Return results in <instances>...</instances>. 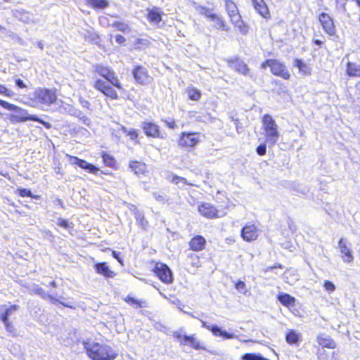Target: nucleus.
<instances>
[{"mask_svg": "<svg viewBox=\"0 0 360 360\" xmlns=\"http://www.w3.org/2000/svg\"><path fill=\"white\" fill-rule=\"evenodd\" d=\"M188 98L191 101H198L202 96L201 91L193 86H189L186 89Z\"/></svg>", "mask_w": 360, "mask_h": 360, "instance_id": "72a5a7b5", "label": "nucleus"}, {"mask_svg": "<svg viewBox=\"0 0 360 360\" xmlns=\"http://www.w3.org/2000/svg\"><path fill=\"white\" fill-rule=\"evenodd\" d=\"M317 20L323 30L329 37L336 36V27L333 18L327 13L321 12L317 16Z\"/></svg>", "mask_w": 360, "mask_h": 360, "instance_id": "ddd939ff", "label": "nucleus"}, {"mask_svg": "<svg viewBox=\"0 0 360 360\" xmlns=\"http://www.w3.org/2000/svg\"><path fill=\"white\" fill-rule=\"evenodd\" d=\"M66 158L68 159L70 165H77L81 169L87 170L89 173L96 174L99 171L98 167H96L91 163L88 162L85 160L79 158L76 156H72L69 154H66Z\"/></svg>", "mask_w": 360, "mask_h": 360, "instance_id": "2eb2a0df", "label": "nucleus"}, {"mask_svg": "<svg viewBox=\"0 0 360 360\" xmlns=\"http://www.w3.org/2000/svg\"><path fill=\"white\" fill-rule=\"evenodd\" d=\"M110 27L116 32H121L122 33H128L131 32L130 26L124 21L116 20L112 22Z\"/></svg>", "mask_w": 360, "mask_h": 360, "instance_id": "473e14b6", "label": "nucleus"}, {"mask_svg": "<svg viewBox=\"0 0 360 360\" xmlns=\"http://www.w3.org/2000/svg\"><path fill=\"white\" fill-rule=\"evenodd\" d=\"M170 182L174 184L178 185L179 184H183L184 185L193 186V184L187 181L186 179L184 177L178 176L176 174H173L170 178Z\"/></svg>", "mask_w": 360, "mask_h": 360, "instance_id": "e433bc0d", "label": "nucleus"}, {"mask_svg": "<svg viewBox=\"0 0 360 360\" xmlns=\"http://www.w3.org/2000/svg\"><path fill=\"white\" fill-rule=\"evenodd\" d=\"M0 94L11 97L13 95V93L8 89L4 85L0 84Z\"/></svg>", "mask_w": 360, "mask_h": 360, "instance_id": "49530a36", "label": "nucleus"}, {"mask_svg": "<svg viewBox=\"0 0 360 360\" xmlns=\"http://www.w3.org/2000/svg\"><path fill=\"white\" fill-rule=\"evenodd\" d=\"M174 337L179 341V344L182 346L188 345L191 348L200 351V350H207L206 346L204 345L202 342H201L195 334L192 335H182L179 332H175L174 333Z\"/></svg>", "mask_w": 360, "mask_h": 360, "instance_id": "f8f14e48", "label": "nucleus"}, {"mask_svg": "<svg viewBox=\"0 0 360 360\" xmlns=\"http://www.w3.org/2000/svg\"><path fill=\"white\" fill-rule=\"evenodd\" d=\"M94 72L96 76L103 78L95 79L94 88L107 99L118 100L120 98V93H124V88L115 71L108 65L96 64Z\"/></svg>", "mask_w": 360, "mask_h": 360, "instance_id": "f257e3e1", "label": "nucleus"}, {"mask_svg": "<svg viewBox=\"0 0 360 360\" xmlns=\"http://www.w3.org/2000/svg\"><path fill=\"white\" fill-rule=\"evenodd\" d=\"M260 67L262 69L268 68L272 75L280 77L283 80H290L291 78V73L287 65L280 60L267 58L261 63Z\"/></svg>", "mask_w": 360, "mask_h": 360, "instance_id": "39448f33", "label": "nucleus"}, {"mask_svg": "<svg viewBox=\"0 0 360 360\" xmlns=\"http://www.w3.org/2000/svg\"><path fill=\"white\" fill-rule=\"evenodd\" d=\"M317 342L322 347L328 349H335L337 346L336 342L330 336L325 334H319L316 338Z\"/></svg>", "mask_w": 360, "mask_h": 360, "instance_id": "a878e982", "label": "nucleus"}, {"mask_svg": "<svg viewBox=\"0 0 360 360\" xmlns=\"http://www.w3.org/2000/svg\"><path fill=\"white\" fill-rule=\"evenodd\" d=\"M212 326L207 325L206 322L204 321H202V327L205 328L208 330L209 327H211Z\"/></svg>", "mask_w": 360, "mask_h": 360, "instance_id": "bf43d9fd", "label": "nucleus"}, {"mask_svg": "<svg viewBox=\"0 0 360 360\" xmlns=\"http://www.w3.org/2000/svg\"><path fill=\"white\" fill-rule=\"evenodd\" d=\"M323 286L325 290L329 293H331L335 290V285L330 281H324Z\"/></svg>", "mask_w": 360, "mask_h": 360, "instance_id": "79ce46f5", "label": "nucleus"}, {"mask_svg": "<svg viewBox=\"0 0 360 360\" xmlns=\"http://www.w3.org/2000/svg\"><path fill=\"white\" fill-rule=\"evenodd\" d=\"M284 266L280 263H276L274 265L269 266L264 269L265 273L272 271L274 269H283Z\"/></svg>", "mask_w": 360, "mask_h": 360, "instance_id": "de8ad7c7", "label": "nucleus"}, {"mask_svg": "<svg viewBox=\"0 0 360 360\" xmlns=\"http://www.w3.org/2000/svg\"><path fill=\"white\" fill-rule=\"evenodd\" d=\"M336 354H336V352H333V356H334V355H336Z\"/></svg>", "mask_w": 360, "mask_h": 360, "instance_id": "774afa93", "label": "nucleus"}, {"mask_svg": "<svg viewBox=\"0 0 360 360\" xmlns=\"http://www.w3.org/2000/svg\"><path fill=\"white\" fill-rule=\"evenodd\" d=\"M112 256L116 259L117 260V262L121 264V265H123V259L122 257H120V253L115 251V250H112Z\"/></svg>", "mask_w": 360, "mask_h": 360, "instance_id": "8fccbe9b", "label": "nucleus"}, {"mask_svg": "<svg viewBox=\"0 0 360 360\" xmlns=\"http://www.w3.org/2000/svg\"><path fill=\"white\" fill-rule=\"evenodd\" d=\"M165 124L170 129H175L177 127L176 122L174 120H172L170 121H165Z\"/></svg>", "mask_w": 360, "mask_h": 360, "instance_id": "864d4df0", "label": "nucleus"}, {"mask_svg": "<svg viewBox=\"0 0 360 360\" xmlns=\"http://www.w3.org/2000/svg\"><path fill=\"white\" fill-rule=\"evenodd\" d=\"M153 264L152 272L163 283L169 285L173 283V273L167 264L161 262L152 261Z\"/></svg>", "mask_w": 360, "mask_h": 360, "instance_id": "9d476101", "label": "nucleus"}, {"mask_svg": "<svg viewBox=\"0 0 360 360\" xmlns=\"http://www.w3.org/2000/svg\"><path fill=\"white\" fill-rule=\"evenodd\" d=\"M229 65L238 74L244 76L250 75V69L248 64L241 58L236 56L227 60Z\"/></svg>", "mask_w": 360, "mask_h": 360, "instance_id": "dca6fc26", "label": "nucleus"}, {"mask_svg": "<svg viewBox=\"0 0 360 360\" xmlns=\"http://www.w3.org/2000/svg\"><path fill=\"white\" fill-rule=\"evenodd\" d=\"M15 84L20 89H25L27 87V86L25 84V83L23 82V81L18 78V79H16L15 81Z\"/></svg>", "mask_w": 360, "mask_h": 360, "instance_id": "5fc2aeb1", "label": "nucleus"}, {"mask_svg": "<svg viewBox=\"0 0 360 360\" xmlns=\"http://www.w3.org/2000/svg\"><path fill=\"white\" fill-rule=\"evenodd\" d=\"M105 174H109V175H112V172H109V173H105Z\"/></svg>", "mask_w": 360, "mask_h": 360, "instance_id": "338daca9", "label": "nucleus"}, {"mask_svg": "<svg viewBox=\"0 0 360 360\" xmlns=\"http://www.w3.org/2000/svg\"><path fill=\"white\" fill-rule=\"evenodd\" d=\"M57 201H58V203L60 206H62V207H63V201H62L60 199H58V200H57Z\"/></svg>", "mask_w": 360, "mask_h": 360, "instance_id": "e2e57ef3", "label": "nucleus"}, {"mask_svg": "<svg viewBox=\"0 0 360 360\" xmlns=\"http://www.w3.org/2000/svg\"><path fill=\"white\" fill-rule=\"evenodd\" d=\"M16 193H18V195L22 198L30 197L34 199H39L40 198L39 195H32L30 190L24 188H18Z\"/></svg>", "mask_w": 360, "mask_h": 360, "instance_id": "f704fd0d", "label": "nucleus"}, {"mask_svg": "<svg viewBox=\"0 0 360 360\" xmlns=\"http://www.w3.org/2000/svg\"><path fill=\"white\" fill-rule=\"evenodd\" d=\"M311 42H312L313 44H316V45H318L319 46H321L323 44V43H324V41L323 40L316 39H312Z\"/></svg>", "mask_w": 360, "mask_h": 360, "instance_id": "4d7b16f0", "label": "nucleus"}, {"mask_svg": "<svg viewBox=\"0 0 360 360\" xmlns=\"http://www.w3.org/2000/svg\"><path fill=\"white\" fill-rule=\"evenodd\" d=\"M286 342L290 344H296L299 341V335L293 330H290L286 334Z\"/></svg>", "mask_w": 360, "mask_h": 360, "instance_id": "c9c22d12", "label": "nucleus"}, {"mask_svg": "<svg viewBox=\"0 0 360 360\" xmlns=\"http://www.w3.org/2000/svg\"><path fill=\"white\" fill-rule=\"evenodd\" d=\"M240 236L246 242L254 241L259 236V229L255 224H246L240 231Z\"/></svg>", "mask_w": 360, "mask_h": 360, "instance_id": "f3484780", "label": "nucleus"}, {"mask_svg": "<svg viewBox=\"0 0 360 360\" xmlns=\"http://www.w3.org/2000/svg\"><path fill=\"white\" fill-rule=\"evenodd\" d=\"M242 360H269L260 354L246 353L241 356Z\"/></svg>", "mask_w": 360, "mask_h": 360, "instance_id": "58836bf2", "label": "nucleus"}, {"mask_svg": "<svg viewBox=\"0 0 360 360\" xmlns=\"http://www.w3.org/2000/svg\"><path fill=\"white\" fill-rule=\"evenodd\" d=\"M319 359L321 360H325V358H323L321 354L319 356Z\"/></svg>", "mask_w": 360, "mask_h": 360, "instance_id": "0e129e2a", "label": "nucleus"}, {"mask_svg": "<svg viewBox=\"0 0 360 360\" xmlns=\"http://www.w3.org/2000/svg\"><path fill=\"white\" fill-rule=\"evenodd\" d=\"M224 8L230 22L241 32H246L248 27L243 20L237 4L233 0H225Z\"/></svg>", "mask_w": 360, "mask_h": 360, "instance_id": "0eeeda50", "label": "nucleus"}, {"mask_svg": "<svg viewBox=\"0 0 360 360\" xmlns=\"http://www.w3.org/2000/svg\"><path fill=\"white\" fill-rule=\"evenodd\" d=\"M127 136H129L132 140H137L139 137V132L137 129H131L129 130H124Z\"/></svg>", "mask_w": 360, "mask_h": 360, "instance_id": "37998d69", "label": "nucleus"}, {"mask_svg": "<svg viewBox=\"0 0 360 360\" xmlns=\"http://www.w3.org/2000/svg\"><path fill=\"white\" fill-rule=\"evenodd\" d=\"M346 74L352 77H360V65L353 62L346 63Z\"/></svg>", "mask_w": 360, "mask_h": 360, "instance_id": "c756f323", "label": "nucleus"}, {"mask_svg": "<svg viewBox=\"0 0 360 360\" xmlns=\"http://www.w3.org/2000/svg\"><path fill=\"white\" fill-rule=\"evenodd\" d=\"M256 152L260 156L264 155L266 154V142L260 143L256 148Z\"/></svg>", "mask_w": 360, "mask_h": 360, "instance_id": "c03bdc74", "label": "nucleus"}, {"mask_svg": "<svg viewBox=\"0 0 360 360\" xmlns=\"http://www.w3.org/2000/svg\"><path fill=\"white\" fill-rule=\"evenodd\" d=\"M201 141V134L197 131H182L179 134L177 144L181 148L193 149Z\"/></svg>", "mask_w": 360, "mask_h": 360, "instance_id": "9b49d317", "label": "nucleus"}, {"mask_svg": "<svg viewBox=\"0 0 360 360\" xmlns=\"http://www.w3.org/2000/svg\"><path fill=\"white\" fill-rule=\"evenodd\" d=\"M136 220L138 221L139 225L143 229H146L148 226V221L142 214H139L136 217Z\"/></svg>", "mask_w": 360, "mask_h": 360, "instance_id": "a18cd8bd", "label": "nucleus"}, {"mask_svg": "<svg viewBox=\"0 0 360 360\" xmlns=\"http://www.w3.org/2000/svg\"><path fill=\"white\" fill-rule=\"evenodd\" d=\"M188 257L191 259V264L193 266L199 267L201 266L200 256L195 254H190Z\"/></svg>", "mask_w": 360, "mask_h": 360, "instance_id": "ea45409f", "label": "nucleus"}, {"mask_svg": "<svg viewBox=\"0 0 360 360\" xmlns=\"http://www.w3.org/2000/svg\"><path fill=\"white\" fill-rule=\"evenodd\" d=\"M85 4L89 7L94 9H104L109 6L108 0H84Z\"/></svg>", "mask_w": 360, "mask_h": 360, "instance_id": "7c9ffc66", "label": "nucleus"}, {"mask_svg": "<svg viewBox=\"0 0 360 360\" xmlns=\"http://www.w3.org/2000/svg\"><path fill=\"white\" fill-rule=\"evenodd\" d=\"M233 120L234 121V123H235L236 126L239 125V124H240V120H239V119L236 118V119H233Z\"/></svg>", "mask_w": 360, "mask_h": 360, "instance_id": "680f3d73", "label": "nucleus"}, {"mask_svg": "<svg viewBox=\"0 0 360 360\" xmlns=\"http://www.w3.org/2000/svg\"><path fill=\"white\" fill-rule=\"evenodd\" d=\"M132 75L136 82L139 84H146L150 79V77L146 68L140 65L134 66L132 71Z\"/></svg>", "mask_w": 360, "mask_h": 360, "instance_id": "a211bd4d", "label": "nucleus"}, {"mask_svg": "<svg viewBox=\"0 0 360 360\" xmlns=\"http://www.w3.org/2000/svg\"><path fill=\"white\" fill-rule=\"evenodd\" d=\"M163 12L161 8L157 6L147 8L146 19L150 24L159 26L162 20Z\"/></svg>", "mask_w": 360, "mask_h": 360, "instance_id": "aec40b11", "label": "nucleus"}, {"mask_svg": "<svg viewBox=\"0 0 360 360\" xmlns=\"http://www.w3.org/2000/svg\"><path fill=\"white\" fill-rule=\"evenodd\" d=\"M235 288L238 291H241L245 289V283L242 281H238L235 283Z\"/></svg>", "mask_w": 360, "mask_h": 360, "instance_id": "09e8293b", "label": "nucleus"}, {"mask_svg": "<svg viewBox=\"0 0 360 360\" xmlns=\"http://www.w3.org/2000/svg\"><path fill=\"white\" fill-rule=\"evenodd\" d=\"M200 13L212 22V27L214 30L225 32L229 30V27L225 19L221 15L214 13L212 9L206 6H201Z\"/></svg>", "mask_w": 360, "mask_h": 360, "instance_id": "1a4fd4ad", "label": "nucleus"}, {"mask_svg": "<svg viewBox=\"0 0 360 360\" xmlns=\"http://www.w3.org/2000/svg\"><path fill=\"white\" fill-rule=\"evenodd\" d=\"M34 292L37 295H39L43 298H46L47 294L45 292L44 290L40 287H37L34 290Z\"/></svg>", "mask_w": 360, "mask_h": 360, "instance_id": "3c124183", "label": "nucleus"}, {"mask_svg": "<svg viewBox=\"0 0 360 360\" xmlns=\"http://www.w3.org/2000/svg\"><path fill=\"white\" fill-rule=\"evenodd\" d=\"M49 286H51L52 288H56L57 283H56V281H53L49 283Z\"/></svg>", "mask_w": 360, "mask_h": 360, "instance_id": "052dcab7", "label": "nucleus"}, {"mask_svg": "<svg viewBox=\"0 0 360 360\" xmlns=\"http://www.w3.org/2000/svg\"><path fill=\"white\" fill-rule=\"evenodd\" d=\"M46 297H48L49 300L53 304L59 302L58 300L52 295H47Z\"/></svg>", "mask_w": 360, "mask_h": 360, "instance_id": "13d9d810", "label": "nucleus"}, {"mask_svg": "<svg viewBox=\"0 0 360 360\" xmlns=\"http://www.w3.org/2000/svg\"><path fill=\"white\" fill-rule=\"evenodd\" d=\"M225 200H227L226 197H225ZM229 208V206L227 201L217 207L210 202H202L199 204L198 211L205 218L213 219L226 216Z\"/></svg>", "mask_w": 360, "mask_h": 360, "instance_id": "20e7f679", "label": "nucleus"}, {"mask_svg": "<svg viewBox=\"0 0 360 360\" xmlns=\"http://www.w3.org/2000/svg\"><path fill=\"white\" fill-rule=\"evenodd\" d=\"M0 105L6 110L17 112L18 114L12 116V120L16 122H25L27 121H34L41 123L46 129H51V124L46 122L35 115H30L27 110H25L14 104L10 103L4 100L0 99Z\"/></svg>", "mask_w": 360, "mask_h": 360, "instance_id": "7ed1b4c3", "label": "nucleus"}, {"mask_svg": "<svg viewBox=\"0 0 360 360\" xmlns=\"http://www.w3.org/2000/svg\"><path fill=\"white\" fill-rule=\"evenodd\" d=\"M19 306L16 304H12L9 307L6 308L5 311L1 314L0 319L4 323L5 328L7 330H11L13 328L11 322L9 321V316L15 311L18 310Z\"/></svg>", "mask_w": 360, "mask_h": 360, "instance_id": "b1692460", "label": "nucleus"}, {"mask_svg": "<svg viewBox=\"0 0 360 360\" xmlns=\"http://www.w3.org/2000/svg\"><path fill=\"white\" fill-rule=\"evenodd\" d=\"M84 347L91 360H114L117 356L112 347L106 344L84 342Z\"/></svg>", "mask_w": 360, "mask_h": 360, "instance_id": "f03ea898", "label": "nucleus"}, {"mask_svg": "<svg viewBox=\"0 0 360 360\" xmlns=\"http://www.w3.org/2000/svg\"><path fill=\"white\" fill-rule=\"evenodd\" d=\"M101 157L102 158L103 162L105 167L117 169V160L114 156L108 153L105 151H102L101 153Z\"/></svg>", "mask_w": 360, "mask_h": 360, "instance_id": "cd10ccee", "label": "nucleus"}, {"mask_svg": "<svg viewBox=\"0 0 360 360\" xmlns=\"http://www.w3.org/2000/svg\"><path fill=\"white\" fill-rule=\"evenodd\" d=\"M94 268L96 274L106 279L112 278L117 275V273L110 268L108 263L106 262H97L94 265Z\"/></svg>", "mask_w": 360, "mask_h": 360, "instance_id": "6ab92c4d", "label": "nucleus"}, {"mask_svg": "<svg viewBox=\"0 0 360 360\" xmlns=\"http://www.w3.org/2000/svg\"><path fill=\"white\" fill-rule=\"evenodd\" d=\"M273 83L276 85L278 84L280 86V90H281L280 91L281 92H283V93L286 92L285 86L281 82L274 80Z\"/></svg>", "mask_w": 360, "mask_h": 360, "instance_id": "6e6d98bb", "label": "nucleus"}, {"mask_svg": "<svg viewBox=\"0 0 360 360\" xmlns=\"http://www.w3.org/2000/svg\"><path fill=\"white\" fill-rule=\"evenodd\" d=\"M277 300L282 305L288 307H293L296 302V300L294 297L285 292L279 293L277 295Z\"/></svg>", "mask_w": 360, "mask_h": 360, "instance_id": "c85d7f7f", "label": "nucleus"}, {"mask_svg": "<svg viewBox=\"0 0 360 360\" xmlns=\"http://www.w3.org/2000/svg\"><path fill=\"white\" fill-rule=\"evenodd\" d=\"M34 101L43 105L51 106L56 103L58 100L57 89L49 88H39L34 92Z\"/></svg>", "mask_w": 360, "mask_h": 360, "instance_id": "6e6552de", "label": "nucleus"}, {"mask_svg": "<svg viewBox=\"0 0 360 360\" xmlns=\"http://www.w3.org/2000/svg\"><path fill=\"white\" fill-rule=\"evenodd\" d=\"M294 65L298 69L299 72L302 75L308 76L311 74V68L302 59L295 58L294 60Z\"/></svg>", "mask_w": 360, "mask_h": 360, "instance_id": "bb28decb", "label": "nucleus"}, {"mask_svg": "<svg viewBox=\"0 0 360 360\" xmlns=\"http://www.w3.org/2000/svg\"><path fill=\"white\" fill-rule=\"evenodd\" d=\"M251 1L254 8L259 15L266 20L271 19V12L264 0H251Z\"/></svg>", "mask_w": 360, "mask_h": 360, "instance_id": "4be33fe9", "label": "nucleus"}, {"mask_svg": "<svg viewBox=\"0 0 360 360\" xmlns=\"http://www.w3.org/2000/svg\"><path fill=\"white\" fill-rule=\"evenodd\" d=\"M115 41L119 44H124L126 41V39L121 34H117L115 37Z\"/></svg>", "mask_w": 360, "mask_h": 360, "instance_id": "603ef678", "label": "nucleus"}, {"mask_svg": "<svg viewBox=\"0 0 360 360\" xmlns=\"http://www.w3.org/2000/svg\"><path fill=\"white\" fill-rule=\"evenodd\" d=\"M58 225L60 227L68 229L72 228L73 224L72 222H69L67 219L59 218L58 219Z\"/></svg>", "mask_w": 360, "mask_h": 360, "instance_id": "a19ab883", "label": "nucleus"}, {"mask_svg": "<svg viewBox=\"0 0 360 360\" xmlns=\"http://www.w3.org/2000/svg\"><path fill=\"white\" fill-rule=\"evenodd\" d=\"M208 330H210L214 336L221 337L224 340L231 339L233 338V334L222 330L219 327L215 325L209 327Z\"/></svg>", "mask_w": 360, "mask_h": 360, "instance_id": "2f4dec72", "label": "nucleus"}, {"mask_svg": "<svg viewBox=\"0 0 360 360\" xmlns=\"http://www.w3.org/2000/svg\"><path fill=\"white\" fill-rule=\"evenodd\" d=\"M339 248L342 254L341 257L345 262L350 263L353 261V255L347 247L345 240L340 238L338 242Z\"/></svg>", "mask_w": 360, "mask_h": 360, "instance_id": "393cba45", "label": "nucleus"}, {"mask_svg": "<svg viewBox=\"0 0 360 360\" xmlns=\"http://www.w3.org/2000/svg\"><path fill=\"white\" fill-rule=\"evenodd\" d=\"M207 241L201 235H195L188 241V248L193 252H201L206 248Z\"/></svg>", "mask_w": 360, "mask_h": 360, "instance_id": "412c9836", "label": "nucleus"}, {"mask_svg": "<svg viewBox=\"0 0 360 360\" xmlns=\"http://www.w3.org/2000/svg\"><path fill=\"white\" fill-rule=\"evenodd\" d=\"M124 300L128 304L136 305L137 307H144V304H145L144 302H143L141 300H137L131 296H129V295H127V297H125Z\"/></svg>", "mask_w": 360, "mask_h": 360, "instance_id": "4c0bfd02", "label": "nucleus"}, {"mask_svg": "<svg viewBox=\"0 0 360 360\" xmlns=\"http://www.w3.org/2000/svg\"><path fill=\"white\" fill-rule=\"evenodd\" d=\"M142 129L147 137L153 139H164L160 127L155 122L146 121L142 124Z\"/></svg>", "mask_w": 360, "mask_h": 360, "instance_id": "4468645a", "label": "nucleus"}, {"mask_svg": "<svg viewBox=\"0 0 360 360\" xmlns=\"http://www.w3.org/2000/svg\"><path fill=\"white\" fill-rule=\"evenodd\" d=\"M129 168L138 176H145L148 173L147 165L143 161L131 160L129 162Z\"/></svg>", "mask_w": 360, "mask_h": 360, "instance_id": "5701e85b", "label": "nucleus"}, {"mask_svg": "<svg viewBox=\"0 0 360 360\" xmlns=\"http://www.w3.org/2000/svg\"><path fill=\"white\" fill-rule=\"evenodd\" d=\"M262 122L266 142L269 144V147H273L276 145L280 136L278 125L273 117L269 114H264L262 117Z\"/></svg>", "mask_w": 360, "mask_h": 360, "instance_id": "423d86ee", "label": "nucleus"}, {"mask_svg": "<svg viewBox=\"0 0 360 360\" xmlns=\"http://www.w3.org/2000/svg\"><path fill=\"white\" fill-rule=\"evenodd\" d=\"M236 131L239 133L240 132V131H239V129H240L239 125L236 126Z\"/></svg>", "mask_w": 360, "mask_h": 360, "instance_id": "69168bd1", "label": "nucleus"}]
</instances>
